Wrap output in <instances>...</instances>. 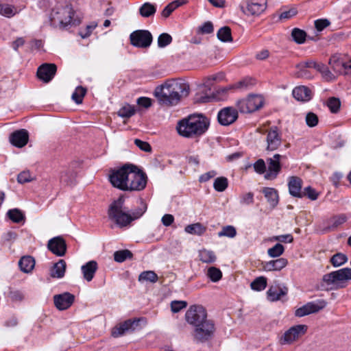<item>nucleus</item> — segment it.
<instances>
[{
    "label": "nucleus",
    "mask_w": 351,
    "mask_h": 351,
    "mask_svg": "<svg viewBox=\"0 0 351 351\" xmlns=\"http://www.w3.org/2000/svg\"><path fill=\"white\" fill-rule=\"evenodd\" d=\"M185 231L187 233L196 235H202L206 231V228L199 223H196L191 225H188L185 228Z\"/></svg>",
    "instance_id": "4c0bfd02"
},
{
    "label": "nucleus",
    "mask_w": 351,
    "mask_h": 351,
    "mask_svg": "<svg viewBox=\"0 0 351 351\" xmlns=\"http://www.w3.org/2000/svg\"><path fill=\"white\" fill-rule=\"evenodd\" d=\"M228 186V179L225 177H219L215 180L214 189L218 192L224 191Z\"/></svg>",
    "instance_id": "a18cd8bd"
},
{
    "label": "nucleus",
    "mask_w": 351,
    "mask_h": 351,
    "mask_svg": "<svg viewBox=\"0 0 351 351\" xmlns=\"http://www.w3.org/2000/svg\"><path fill=\"white\" fill-rule=\"evenodd\" d=\"M125 199L123 196L112 201L108 209V217L119 228L129 226L132 222L130 210L124 206Z\"/></svg>",
    "instance_id": "20e7f679"
},
{
    "label": "nucleus",
    "mask_w": 351,
    "mask_h": 351,
    "mask_svg": "<svg viewBox=\"0 0 351 351\" xmlns=\"http://www.w3.org/2000/svg\"><path fill=\"white\" fill-rule=\"evenodd\" d=\"M66 262L60 259L55 263L51 269L50 275L52 278H60L64 276L66 270Z\"/></svg>",
    "instance_id": "c85d7f7f"
},
{
    "label": "nucleus",
    "mask_w": 351,
    "mask_h": 351,
    "mask_svg": "<svg viewBox=\"0 0 351 351\" xmlns=\"http://www.w3.org/2000/svg\"><path fill=\"white\" fill-rule=\"evenodd\" d=\"M215 331V324L210 319L193 326L192 335L195 341L204 343L213 337Z\"/></svg>",
    "instance_id": "0eeeda50"
},
{
    "label": "nucleus",
    "mask_w": 351,
    "mask_h": 351,
    "mask_svg": "<svg viewBox=\"0 0 351 351\" xmlns=\"http://www.w3.org/2000/svg\"><path fill=\"white\" fill-rule=\"evenodd\" d=\"M29 135L27 130L22 129L13 132L10 137L11 143L17 147H23L27 145Z\"/></svg>",
    "instance_id": "412c9836"
},
{
    "label": "nucleus",
    "mask_w": 351,
    "mask_h": 351,
    "mask_svg": "<svg viewBox=\"0 0 351 351\" xmlns=\"http://www.w3.org/2000/svg\"><path fill=\"white\" fill-rule=\"evenodd\" d=\"M57 67L54 64H43L37 71V76L45 82H49L56 74Z\"/></svg>",
    "instance_id": "aec40b11"
},
{
    "label": "nucleus",
    "mask_w": 351,
    "mask_h": 351,
    "mask_svg": "<svg viewBox=\"0 0 351 351\" xmlns=\"http://www.w3.org/2000/svg\"><path fill=\"white\" fill-rule=\"evenodd\" d=\"M254 84V80L250 77H245L237 82L234 88L248 89Z\"/></svg>",
    "instance_id": "6e6d98bb"
},
{
    "label": "nucleus",
    "mask_w": 351,
    "mask_h": 351,
    "mask_svg": "<svg viewBox=\"0 0 351 351\" xmlns=\"http://www.w3.org/2000/svg\"><path fill=\"white\" fill-rule=\"evenodd\" d=\"M284 246L280 243H276L274 247L268 249L267 254L270 257H278L283 254Z\"/></svg>",
    "instance_id": "3c124183"
},
{
    "label": "nucleus",
    "mask_w": 351,
    "mask_h": 351,
    "mask_svg": "<svg viewBox=\"0 0 351 351\" xmlns=\"http://www.w3.org/2000/svg\"><path fill=\"white\" fill-rule=\"evenodd\" d=\"M75 296L69 292H64L53 296L54 305L60 311L69 308L73 304Z\"/></svg>",
    "instance_id": "f3484780"
},
{
    "label": "nucleus",
    "mask_w": 351,
    "mask_h": 351,
    "mask_svg": "<svg viewBox=\"0 0 351 351\" xmlns=\"http://www.w3.org/2000/svg\"><path fill=\"white\" fill-rule=\"evenodd\" d=\"M329 64L335 71L341 72L339 67H342L347 73H351V58L346 61H339L333 58L330 59Z\"/></svg>",
    "instance_id": "7c9ffc66"
},
{
    "label": "nucleus",
    "mask_w": 351,
    "mask_h": 351,
    "mask_svg": "<svg viewBox=\"0 0 351 351\" xmlns=\"http://www.w3.org/2000/svg\"><path fill=\"white\" fill-rule=\"evenodd\" d=\"M74 11L70 5H60L51 13V21L53 25L66 27L72 23Z\"/></svg>",
    "instance_id": "423d86ee"
},
{
    "label": "nucleus",
    "mask_w": 351,
    "mask_h": 351,
    "mask_svg": "<svg viewBox=\"0 0 351 351\" xmlns=\"http://www.w3.org/2000/svg\"><path fill=\"white\" fill-rule=\"evenodd\" d=\"M267 147L266 149L268 151H275L282 144V137L278 128L276 126H273L267 130Z\"/></svg>",
    "instance_id": "4468645a"
},
{
    "label": "nucleus",
    "mask_w": 351,
    "mask_h": 351,
    "mask_svg": "<svg viewBox=\"0 0 351 351\" xmlns=\"http://www.w3.org/2000/svg\"><path fill=\"white\" fill-rule=\"evenodd\" d=\"M288 261L286 258H280L263 263V268L265 271H280L287 266Z\"/></svg>",
    "instance_id": "b1692460"
},
{
    "label": "nucleus",
    "mask_w": 351,
    "mask_h": 351,
    "mask_svg": "<svg viewBox=\"0 0 351 351\" xmlns=\"http://www.w3.org/2000/svg\"><path fill=\"white\" fill-rule=\"evenodd\" d=\"M190 91L189 85L181 80L170 79L158 86L154 95L160 104L166 106L177 105L182 98L186 97Z\"/></svg>",
    "instance_id": "f03ea898"
},
{
    "label": "nucleus",
    "mask_w": 351,
    "mask_h": 351,
    "mask_svg": "<svg viewBox=\"0 0 351 351\" xmlns=\"http://www.w3.org/2000/svg\"><path fill=\"white\" fill-rule=\"evenodd\" d=\"M112 185L121 191H141L147 184V176L132 164H125L112 170L109 175Z\"/></svg>",
    "instance_id": "f257e3e1"
},
{
    "label": "nucleus",
    "mask_w": 351,
    "mask_h": 351,
    "mask_svg": "<svg viewBox=\"0 0 351 351\" xmlns=\"http://www.w3.org/2000/svg\"><path fill=\"white\" fill-rule=\"evenodd\" d=\"M238 118V112L233 107H226L217 114V120L221 125L227 126L233 123Z\"/></svg>",
    "instance_id": "2eb2a0df"
},
{
    "label": "nucleus",
    "mask_w": 351,
    "mask_h": 351,
    "mask_svg": "<svg viewBox=\"0 0 351 351\" xmlns=\"http://www.w3.org/2000/svg\"><path fill=\"white\" fill-rule=\"evenodd\" d=\"M250 287L253 290L262 291L267 287V278L263 276L258 277L251 282Z\"/></svg>",
    "instance_id": "79ce46f5"
},
{
    "label": "nucleus",
    "mask_w": 351,
    "mask_h": 351,
    "mask_svg": "<svg viewBox=\"0 0 351 351\" xmlns=\"http://www.w3.org/2000/svg\"><path fill=\"white\" fill-rule=\"evenodd\" d=\"M117 114L121 117L130 118L135 114V108L134 106L128 104L121 108Z\"/></svg>",
    "instance_id": "de8ad7c7"
},
{
    "label": "nucleus",
    "mask_w": 351,
    "mask_h": 351,
    "mask_svg": "<svg viewBox=\"0 0 351 351\" xmlns=\"http://www.w3.org/2000/svg\"><path fill=\"white\" fill-rule=\"evenodd\" d=\"M147 210L146 204L141 201V206L135 209L132 212L130 211V215L132 217V221L140 218Z\"/></svg>",
    "instance_id": "603ef678"
},
{
    "label": "nucleus",
    "mask_w": 351,
    "mask_h": 351,
    "mask_svg": "<svg viewBox=\"0 0 351 351\" xmlns=\"http://www.w3.org/2000/svg\"><path fill=\"white\" fill-rule=\"evenodd\" d=\"M152 35L148 30L139 29L132 32L130 40L132 45L138 48H147L152 42Z\"/></svg>",
    "instance_id": "9b49d317"
},
{
    "label": "nucleus",
    "mask_w": 351,
    "mask_h": 351,
    "mask_svg": "<svg viewBox=\"0 0 351 351\" xmlns=\"http://www.w3.org/2000/svg\"><path fill=\"white\" fill-rule=\"evenodd\" d=\"M328 19H317L315 21V26L317 31H322L330 25Z\"/></svg>",
    "instance_id": "774afa93"
},
{
    "label": "nucleus",
    "mask_w": 351,
    "mask_h": 351,
    "mask_svg": "<svg viewBox=\"0 0 351 351\" xmlns=\"http://www.w3.org/2000/svg\"><path fill=\"white\" fill-rule=\"evenodd\" d=\"M134 144L142 151L145 152H150L152 151L151 145L146 141L136 138L134 140Z\"/></svg>",
    "instance_id": "e2e57ef3"
},
{
    "label": "nucleus",
    "mask_w": 351,
    "mask_h": 351,
    "mask_svg": "<svg viewBox=\"0 0 351 351\" xmlns=\"http://www.w3.org/2000/svg\"><path fill=\"white\" fill-rule=\"evenodd\" d=\"M186 322L193 327L208 321L207 312L202 305H192L185 313Z\"/></svg>",
    "instance_id": "6e6552de"
},
{
    "label": "nucleus",
    "mask_w": 351,
    "mask_h": 351,
    "mask_svg": "<svg viewBox=\"0 0 351 351\" xmlns=\"http://www.w3.org/2000/svg\"><path fill=\"white\" fill-rule=\"evenodd\" d=\"M138 280L149 281L151 282H156L158 280L157 274L153 271H145L141 273L138 276Z\"/></svg>",
    "instance_id": "49530a36"
},
{
    "label": "nucleus",
    "mask_w": 351,
    "mask_h": 351,
    "mask_svg": "<svg viewBox=\"0 0 351 351\" xmlns=\"http://www.w3.org/2000/svg\"><path fill=\"white\" fill-rule=\"evenodd\" d=\"M263 193L269 204L271 208H274L278 203V194L276 189L273 188L265 187Z\"/></svg>",
    "instance_id": "cd10ccee"
},
{
    "label": "nucleus",
    "mask_w": 351,
    "mask_h": 351,
    "mask_svg": "<svg viewBox=\"0 0 351 351\" xmlns=\"http://www.w3.org/2000/svg\"><path fill=\"white\" fill-rule=\"evenodd\" d=\"M254 202V194L252 192L244 193L241 196V204L250 205Z\"/></svg>",
    "instance_id": "69168bd1"
},
{
    "label": "nucleus",
    "mask_w": 351,
    "mask_h": 351,
    "mask_svg": "<svg viewBox=\"0 0 351 351\" xmlns=\"http://www.w3.org/2000/svg\"><path fill=\"white\" fill-rule=\"evenodd\" d=\"M267 7V0H243L239 8L247 16H258L265 11Z\"/></svg>",
    "instance_id": "1a4fd4ad"
},
{
    "label": "nucleus",
    "mask_w": 351,
    "mask_h": 351,
    "mask_svg": "<svg viewBox=\"0 0 351 351\" xmlns=\"http://www.w3.org/2000/svg\"><path fill=\"white\" fill-rule=\"evenodd\" d=\"M305 121L308 127L313 128L317 125L318 117L315 113L310 112L306 114Z\"/></svg>",
    "instance_id": "13d9d810"
},
{
    "label": "nucleus",
    "mask_w": 351,
    "mask_h": 351,
    "mask_svg": "<svg viewBox=\"0 0 351 351\" xmlns=\"http://www.w3.org/2000/svg\"><path fill=\"white\" fill-rule=\"evenodd\" d=\"M263 99L261 95H250L237 102V107L242 113L253 112L262 107Z\"/></svg>",
    "instance_id": "9d476101"
},
{
    "label": "nucleus",
    "mask_w": 351,
    "mask_h": 351,
    "mask_svg": "<svg viewBox=\"0 0 351 351\" xmlns=\"http://www.w3.org/2000/svg\"><path fill=\"white\" fill-rule=\"evenodd\" d=\"M132 253L128 250H119L114 253V259L116 262L122 263L127 258H132Z\"/></svg>",
    "instance_id": "37998d69"
},
{
    "label": "nucleus",
    "mask_w": 351,
    "mask_h": 351,
    "mask_svg": "<svg viewBox=\"0 0 351 351\" xmlns=\"http://www.w3.org/2000/svg\"><path fill=\"white\" fill-rule=\"evenodd\" d=\"M341 106L340 100L335 97H331L328 99V106L330 111L333 113H336L339 110Z\"/></svg>",
    "instance_id": "052dcab7"
},
{
    "label": "nucleus",
    "mask_w": 351,
    "mask_h": 351,
    "mask_svg": "<svg viewBox=\"0 0 351 351\" xmlns=\"http://www.w3.org/2000/svg\"><path fill=\"white\" fill-rule=\"evenodd\" d=\"M47 247L56 256H62L66 251V241L62 237H56L48 241Z\"/></svg>",
    "instance_id": "a211bd4d"
},
{
    "label": "nucleus",
    "mask_w": 351,
    "mask_h": 351,
    "mask_svg": "<svg viewBox=\"0 0 351 351\" xmlns=\"http://www.w3.org/2000/svg\"><path fill=\"white\" fill-rule=\"evenodd\" d=\"M293 96L298 101H308L312 97L311 90L305 86L295 87L293 90Z\"/></svg>",
    "instance_id": "a878e982"
},
{
    "label": "nucleus",
    "mask_w": 351,
    "mask_h": 351,
    "mask_svg": "<svg viewBox=\"0 0 351 351\" xmlns=\"http://www.w3.org/2000/svg\"><path fill=\"white\" fill-rule=\"evenodd\" d=\"M199 258L202 262L205 263H213L217 259L214 252L206 249L199 251Z\"/></svg>",
    "instance_id": "473e14b6"
},
{
    "label": "nucleus",
    "mask_w": 351,
    "mask_h": 351,
    "mask_svg": "<svg viewBox=\"0 0 351 351\" xmlns=\"http://www.w3.org/2000/svg\"><path fill=\"white\" fill-rule=\"evenodd\" d=\"M187 306V302L185 301L174 300L171 303V308L173 313H178L180 310L184 308Z\"/></svg>",
    "instance_id": "680f3d73"
},
{
    "label": "nucleus",
    "mask_w": 351,
    "mask_h": 351,
    "mask_svg": "<svg viewBox=\"0 0 351 351\" xmlns=\"http://www.w3.org/2000/svg\"><path fill=\"white\" fill-rule=\"evenodd\" d=\"M34 180L29 171H24L21 172L17 177V181L20 184H25L29 182Z\"/></svg>",
    "instance_id": "bf43d9fd"
},
{
    "label": "nucleus",
    "mask_w": 351,
    "mask_h": 351,
    "mask_svg": "<svg viewBox=\"0 0 351 351\" xmlns=\"http://www.w3.org/2000/svg\"><path fill=\"white\" fill-rule=\"evenodd\" d=\"M348 256L343 253H336L330 260V263L335 267L343 265L348 261Z\"/></svg>",
    "instance_id": "58836bf2"
},
{
    "label": "nucleus",
    "mask_w": 351,
    "mask_h": 351,
    "mask_svg": "<svg viewBox=\"0 0 351 351\" xmlns=\"http://www.w3.org/2000/svg\"><path fill=\"white\" fill-rule=\"evenodd\" d=\"M183 0H176L169 3L162 11V16L165 18H167L170 14L179 6L184 3Z\"/></svg>",
    "instance_id": "e433bc0d"
},
{
    "label": "nucleus",
    "mask_w": 351,
    "mask_h": 351,
    "mask_svg": "<svg viewBox=\"0 0 351 351\" xmlns=\"http://www.w3.org/2000/svg\"><path fill=\"white\" fill-rule=\"evenodd\" d=\"M75 180V173L73 171H64L62 172L60 182L66 185H72Z\"/></svg>",
    "instance_id": "a19ab883"
},
{
    "label": "nucleus",
    "mask_w": 351,
    "mask_h": 351,
    "mask_svg": "<svg viewBox=\"0 0 351 351\" xmlns=\"http://www.w3.org/2000/svg\"><path fill=\"white\" fill-rule=\"evenodd\" d=\"M156 12V5L149 2L143 3L139 8V13L141 16L145 18H148L154 15Z\"/></svg>",
    "instance_id": "2f4dec72"
},
{
    "label": "nucleus",
    "mask_w": 351,
    "mask_h": 351,
    "mask_svg": "<svg viewBox=\"0 0 351 351\" xmlns=\"http://www.w3.org/2000/svg\"><path fill=\"white\" fill-rule=\"evenodd\" d=\"M293 40L298 44H302L305 42L306 33L299 28H293L291 32Z\"/></svg>",
    "instance_id": "ea45409f"
},
{
    "label": "nucleus",
    "mask_w": 351,
    "mask_h": 351,
    "mask_svg": "<svg viewBox=\"0 0 351 351\" xmlns=\"http://www.w3.org/2000/svg\"><path fill=\"white\" fill-rule=\"evenodd\" d=\"M282 158H285V156L276 154L272 158H269L267 160L268 171L265 176L266 179H273L276 177L281 169L280 160Z\"/></svg>",
    "instance_id": "6ab92c4d"
},
{
    "label": "nucleus",
    "mask_w": 351,
    "mask_h": 351,
    "mask_svg": "<svg viewBox=\"0 0 351 351\" xmlns=\"http://www.w3.org/2000/svg\"><path fill=\"white\" fill-rule=\"evenodd\" d=\"M327 304V302L324 300H319L316 302H310L298 308L295 311V315L298 317H302L311 313H315L323 309Z\"/></svg>",
    "instance_id": "f8f14e48"
},
{
    "label": "nucleus",
    "mask_w": 351,
    "mask_h": 351,
    "mask_svg": "<svg viewBox=\"0 0 351 351\" xmlns=\"http://www.w3.org/2000/svg\"><path fill=\"white\" fill-rule=\"evenodd\" d=\"M351 280V268L346 267L332 271L323 276L322 280L330 289L343 288L345 282Z\"/></svg>",
    "instance_id": "39448f33"
},
{
    "label": "nucleus",
    "mask_w": 351,
    "mask_h": 351,
    "mask_svg": "<svg viewBox=\"0 0 351 351\" xmlns=\"http://www.w3.org/2000/svg\"><path fill=\"white\" fill-rule=\"evenodd\" d=\"M306 325H296L287 330L280 339L281 344H290L306 332Z\"/></svg>",
    "instance_id": "ddd939ff"
},
{
    "label": "nucleus",
    "mask_w": 351,
    "mask_h": 351,
    "mask_svg": "<svg viewBox=\"0 0 351 351\" xmlns=\"http://www.w3.org/2000/svg\"><path fill=\"white\" fill-rule=\"evenodd\" d=\"M8 217L14 223L24 222L25 217L23 212L18 209L14 208L9 210L7 213Z\"/></svg>",
    "instance_id": "c9c22d12"
},
{
    "label": "nucleus",
    "mask_w": 351,
    "mask_h": 351,
    "mask_svg": "<svg viewBox=\"0 0 351 351\" xmlns=\"http://www.w3.org/2000/svg\"><path fill=\"white\" fill-rule=\"evenodd\" d=\"M237 234L236 228L232 226H226L223 227L221 231L218 232L219 237H227L229 238H233Z\"/></svg>",
    "instance_id": "8fccbe9b"
},
{
    "label": "nucleus",
    "mask_w": 351,
    "mask_h": 351,
    "mask_svg": "<svg viewBox=\"0 0 351 351\" xmlns=\"http://www.w3.org/2000/svg\"><path fill=\"white\" fill-rule=\"evenodd\" d=\"M288 186L289 193L293 197L300 198L304 197V194L302 193V180L299 177H290L289 179Z\"/></svg>",
    "instance_id": "4be33fe9"
},
{
    "label": "nucleus",
    "mask_w": 351,
    "mask_h": 351,
    "mask_svg": "<svg viewBox=\"0 0 351 351\" xmlns=\"http://www.w3.org/2000/svg\"><path fill=\"white\" fill-rule=\"evenodd\" d=\"M254 168L256 172L262 174L266 170L265 162L263 159H258L254 165Z\"/></svg>",
    "instance_id": "338daca9"
},
{
    "label": "nucleus",
    "mask_w": 351,
    "mask_h": 351,
    "mask_svg": "<svg viewBox=\"0 0 351 351\" xmlns=\"http://www.w3.org/2000/svg\"><path fill=\"white\" fill-rule=\"evenodd\" d=\"M302 193L304 194V197L307 196L311 200H315L318 197V193L311 186L304 188Z\"/></svg>",
    "instance_id": "0e129e2a"
},
{
    "label": "nucleus",
    "mask_w": 351,
    "mask_h": 351,
    "mask_svg": "<svg viewBox=\"0 0 351 351\" xmlns=\"http://www.w3.org/2000/svg\"><path fill=\"white\" fill-rule=\"evenodd\" d=\"M217 36L221 41L224 43L232 41L231 29L228 26L221 27L217 32Z\"/></svg>",
    "instance_id": "f704fd0d"
},
{
    "label": "nucleus",
    "mask_w": 351,
    "mask_h": 351,
    "mask_svg": "<svg viewBox=\"0 0 351 351\" xmlns=\"http://www.w3.org/2000/svg\"><path fill=\"white\" fill-rule=\"evenodd\" d=\"M210 126V119L202 114H192L178 122V133L184 138L197 139L206 134Z\"/></svg>",
    "instance_id": "7ed1b4c3"
},
{
    "label": "nucleus",
    "mask_w": 351,
    "mask_h": 351,
    "mask_svg": "<svg viewBox=\"0 0 351 351\" xmlns=\"http://www.w3.org/2000/svg\"><path fill=\"white\" fill-rule=\"evenodd\" d=\"M288 289L287 287L271 286L267 291V297L270 301L274 302L279 300L282 296L286 295Z\"/></svg>",
    "instance_id": "393cba45"
},
{
    "label": "nucleus",
    "mask_w": 351,
    "mask_h": 351,
    "mask_svg": "<svg viewBox=\"0 0 351 351\" xmlns=\"http://www.w3.org/2000/svg\"><path fill=\"white\" fill-rule=\"evenodd\" d=\"M346 221L347 217L344 214L333 216L327 221L328 226L324 228V231L328 232L335 230Z\"/></svg>",
    "instance_id": "bb28decb"
},
{
    "label": "nucleus",
    "mask_w": 351,
    "mask_h": 351,
    "mask_svg": "<svg viewBox=\"0 0 351 351\" xmlns=\"http://www.w3.org/2000/svg\"><path fill=\"white\" fill-rule=\"evenodd\" d=\"M315 69L322 73V77L326 81H332L335 79L334 75L331 73L328 68L324 64H317Z\"/></svg>",
    "instance_id": "c03bdc74"
},
{
    "label": "nucleus",
    "mask_w": 351,
    "mask_h": 351,
    "mask_svg": "<svg viewBox=\"0 0 351 351\" xmlns=\"http://www.w3.org/2000/svg\"><path fill=\"white\" fill-rule=\"evenodd\" d=\"M18 13L17 8L8 3H0V14L7 18H11Z\"/></svg>",
    "instance_id": "72a5a7b5"
},
{
    "label": "nucleus",
    "mask_w": 351,
    "mask_h": 351,
    "mask_svg": "<svg viewBox=\"0 0 351 351\" xmlns=\"http://www.w3.org/2000/svg\"><path fill=\"white\" fill-rule=\"evenodd\" d=\"M139 322V319L126 320L113 328L112 330V335L114 337H119L127 332H133L138 326Z\"/></svg>",
    "instance_id": "dca6fc26"
},
{
    "label": "nucleus",
    "mask_w": 351,
    "mask_h": 351,
    "mask_svg": "<svg viewBox=\"0 0 351 351\" xmlns=\"http://www.w3.org/2000/svg\"><path fill=\"white\" fill-rule=\"evenodd\" d=\"M207 275L213 282H217L222 277L221 270L215 267H211L208 269Z\"/></svg>",
    "instance_id": "5fc2aeb1"
},
{
    "label": "nucleus",
    "mask_w": 351,
    "mask_h": 351,
    "mask_svg": "<svg viewBox=\"0 0 351 351\" xmlns=\"http://www.w3.org/2000/svg\"><path fill=\"white\" fill-rule=\"evenodd\" d=\"M34 265L35 261L33 257L30 256H25L19 261V266L21 270L24 273L30 272L34 269Z\"/></svg>",
    "instance_id": "c756f323"
},
{
    "label": "nucleus",
    "mask_w": 351,
    "mask_h": 351,
    "mask_svg": "<svg viewBox=\"0 0 351 351\" xmlns=\"http://www.w3.org/2000/svg\"><path fill=\"white\" fill-rule=\"evenodd\" d=\"M86 93V88L82 86H77L75 90L72 94V99L77 104L82 102L83 97L85 96Z\"/></svg>",
    "instance_id": "09e8293b"
},
{
    "label": "nucleus",
    "mask_w": 351,
    "mask_h": 351,
    "mask_svg": "<svg viewBox=\"0 0 351 351\" xmlns=\"http://www.w3.org/2000/svg\"><path fill=\"white\" fill-rule=\"evenodd\" d=\"M98 269L97 263L95 261H90L81 267L84 278L90 282L94 278L95 274Z\"/></svg>",
    "instance_id": "5701e85b"
},
{
    "label": "nucleus",
    "mask_w": 351,
    "mask_h": 351,
    "mask_svg": "<svg viewBox=\"0 0 351 351\" xmlns=\"http://www.w3.org/2000/svg\"><path fill=\"white\" fill-rule=\"evenodd\" d=\"M172 41V37L167 33L161 34L158 38V45L159 47H165L169 45Z\"/></svg>",
    "instance_id": "4d7b16f0"
},
{
    "label": "nucleus",
    "mask_w": 351,
    "mask_h": 351,
    "mask_svg": "<svg viewBox=\"0 0 351 351\" xmlns=\"http://www.w3.org/2000/svg\"><path fill=\"white\" fill-rule=\"evenodd\" d=\"M224 78V74L223 73H219L217 74L206 77L204 79L203 86L208 89H210L212 86V81L219 80L221 81Z\"/></svg>",
    "instance_id": "864d4df0"
}]
</instances>
